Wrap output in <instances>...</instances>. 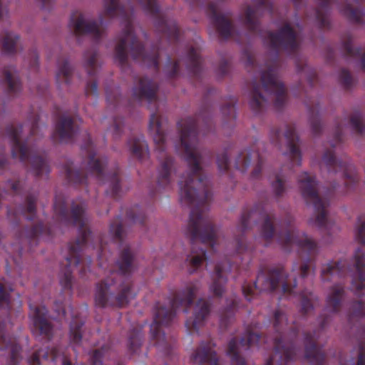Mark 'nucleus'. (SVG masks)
Returning <instances> with one entry per match:
<instances>
[{"label":"nucleus","instance_id":"obj_1","mask_svg":"<svg viewBox=\"0 0 365 365\" xmlns=\"http://www.w3.org/2000/svg\"><path fill=\"white\" fill-rule=\"evenodd\" d=\"M212 117H188L178 123L180 148L188 165V171L181 177L178 185L181 203L191 208L185 235L190 239L192 250L185 261L190 274L197 271L208 259L205 249H197L195 243L200 242L213 252L217 245V229L207 214L212 194L210 180L203 174L200 165L202 152L198 146L200 133L206 135L212 130Z\"/></svg>","mask_w":365,"mask_h":365},{"label":"nucleus","instance_id":"obj_2","mask_svg":"<svg viewBox=\"0 0 365 365\" xmlns=\"http://www.w3.org/2000/svg\"><path fill=\"white\" fill-rule=\"evenodd\" d=\"M274 335L272 337H262L257 332L247 329L240 339L232 338L228 343L227 354L231 359L232 365H247L243 354L254 346H259L261 340L266 343L271 341L274 354L264 365H292L297 359L301 348L296 342L299 329L293 322L289 324L287 314L280 309L273 315ZM212 341H202L190 357L196 365H220Z\"/></svg>","mask_w":365,"mask_h":365},{"label":"nucleus","instance_id":"obj_3","mask_svg":"<svg viewBox=\"0 0 365 365\" xmlns=\"http://www.w3.org/2000/svg\"><path fill=\"white\" fill-rule=\"evenodd\" d=\"M104 12L99 16V21H87L84 14L78 11H73L71 16L70 26L76 36H90L96 42H98L104 34L102 29L104 17L110 19L118 17L124 26L115 48V61L122 68L128 66V53L135 61L148 68L159 70V56L161 48L153 46L150 52L145 51L142 43L136 38L133 26L134 9L120 3V0H103Z\"/></svg>","mask_w":365,"mask_h":365},{"label":"nucleus","instance_id":"obj_4","mask_svg":"<svg viewBox=\"0 0 365 365\" xmlns=\"http://www.w3.org/2000/svg\"><path fill=\"white\" fill-rule=\"evenodd\" d=\"M277 237L284 251L290 252L296 247L299 257L304 262L299 267L295 264L290 275L285 274L282 267L260 270L252 284L245 282L242 287L243 295L249 302L252 301L258 292H272L279 287H281L284 294L295 295L297 293L296 275L298 274L299 279L303 280L307 277L311 268L314 272H315V259L318 254V247L315 241L304 232L292 227L290 222L284 231L277 235Z\"/></svg>","mask_w":365,"mask_h":365},{"label":"nucleus","instance_id":"obj_5","mask_svg":"<svg viewBox=\"0 0 365 365\" xmlns=\"http://www.w3.org/2000/svg\"><path fill=\"white\" fill-rule=\"evenodd\" d=\"M54 216L59 224L78 227V236L68 245V255L61 264L59 280L62 289L71 293L73 286L72 272L82 262L83 251L97 250L99 266L103 267L102 259L105 251L101 236L94 237L88 227V220L85 216L86 205L83 202L72 203L68 210L66 197L62 195L55 196L53 203Z\"/></svg>","mask_w":365,"mask_h":365},{"label":"nucleus","instance_id":"obj_6","mask_svg":"<svg viewBox=\"0 0 365 365\" xmlns=\"http://www.w3.org/2000/svg\"><path fill=\"white\" fill-rule=\"evenodd\" d=\"M269 48L274 52L273 62L267 69L261 73V84L253 82L250 91V107L256 114L262 113L268 104L267 97L262 91L272 96L274 106L277 110L284 108L287 101V89L279 80V55L284 51L288 55H295L299 49V42L296 31L288 23H286L277 32L268 31L266 37Z\"/></svg>","mask_w":365,"mask_h":365},{"label":"nucleus","instance_id":"obj_7","mask_svg":"<svg viewBox=\"0 0 365 365\" xmlns=\"http://www.w3.org/2000/svg\"><path fill=\"white\" fill-rule=\"evenodd\" d=\"M158 85L147 77H141L133 88V100L139 103L145 101L150 107L153 105L156 110L151 113L149 122V130L155 144V150L158 153L160 165L158 170L157 187L158 191L168 190L173 182L172 175L177 168L172 156L166 152V134L163 128L161 116L158 114L157 96Z\"/></svg>","mask_w":365,"mask_h":365},{"label":"nucleus","instance_id":"obj_8","mask_svg":"<svg viewBox=\"0 0 365 365\" xmlns=\"http://www.w3.org/2000/svg\"><path fill=\"white\" fill-rule=\"evenodd\" d=\"M117 270L110 269L109 275L96 284L95 304L100 308H123L137 294L130 275L134 270V254L125 246L115 262Z\"/></svg>","mask_w":365,"mask_h":365},{"label":"nucleus","instance_id":"obj_9","mask_svg":"<svg viewBox=\"0 0 365 365\" xmlns=\"http://www.w3.org/2000/svg\"><path fill=\"white\" fill-rule=\"evenodd\" d=\"M351 274V289L357 297H361L365 290V252L358 248L353 257V264L346 260L330 262L322 265L321 278L323 282H333L326 301V309L331 313L340 311L345 295L344 279Z\"/></svg>","mask_w":365,"mask_h":365},{"label":"nucleus","instance_id":"obj_10","mask_svg":"<svg viewBox=\"0 0 365 365\" xmlns=\"http://www.w3.org/2000/svg\"><path fill=\"white\" fill-rule=\"evenodd\" d=\"M81 149L86 152V159L80 169L74 168L73 163L70 161L63 166L68 181L75 185H86L88 177L94 176L97 180L108 185L106 190V195L114 199L119 198L121 193L119 168L115 167L111 173H104L108 160L106 157L97 155L89 135L81 145Z\"/></svg>","mask_w":365,"mask_h":365},{"label":"nucleus","instance_id":"obj_11","mask_svg":"<svg viewBox=\"0 0 365 365\" xmlns=\"http://www.w3.org/2000/svg\"><path fill=\"white\" fill-rule=\"evenodd\" d=\"M199 289V282H189L170 300L169 308L160 302L155 304L153 322L150 325L151 338L158 349L166 356L172 354L174 341L166 336L161 328L170 324L179 309H182L185 313L188 312Z\"/></svg>","mask_w":365,"mask_h":365},{"label":"nucleus","instance_id":"obj_12","mask_svg":"<svg viewBox=\"0 0 365 365\" xmlns=\"http://www.w3.org/2000/svg\"><path fill=\"white\" fill-rule=\"evenodd\" d=\"M39 115H32L29 119L30 136L25 142L21 141V134L24 125L17 126L10 124L6 127V132L11 144V155L14 158H19L21 162L25 163L30 158L31 168L36 177H43L50 173V168L47 161L42 157L31 154L29 151L28 143L30 138L38 135Z\"/></svg>","mask_w":365,"mask_h":365},{"label":"nucleus","instance_id":"obj_13","mask_svg":"<svg viewBox=\"0 0 365 365\" xmlns=\"http://www.w3.org/2000/svg\"><path fill=\"white\" fill-rule=\"evenodd\" d=\"M259 221L262 222L260 228L262 237L267 242L272 239L274 235V215L267 213L262 203L255 205L250 211L244 210L237 226V235L233 242L237 255L251 252L245 238V233L251 228L252 222L257 223Z\"/></svg>","mask_w":365,"mask_h":365},{"label":"nucleus","instance_id":"obj_14","mask_svg":"<svg viewBox=\"0 0 365 365\" xmlns=\"http://www.w3.org/2000/svg\"><path fill=\"white\" fill-rule=\"evenodd\" d=\"M297 182L302 195L307 205H312L314 210V217L311 222L320 229H329L327 208L329 206V196L330 191L324 197H321L317 192V182L315 177L307 172L298 176Z\"/></svg>","mask_w":365,"mask_h":365},{"label":"nucleus","instance_id":"obj_15","mask_svg":"<svg viewBox=\"0 0 365 365\" xmlns=\"http://www.w3.org/2000/svg\"><path fill=\"white\" fill-rule=\"evenodd\" d=\"M143 11L151 16L155 21V26L162 34L160 44L165 41L173 49L176 47L180 38V32L176 22L170 19L163 13L156 0H138Z\"/></svg>","mask_w":365,"mask_h":365},{"label":"nucleus","instance_id":"obj_16","mask_svg":"<svg viewBox=\"0 0 365 365\" xmlns=\"http://www.w3.org/2000/svg\"><path fill=\"white\" fill-rule=\"evenodd\" d=\"M181 62L185 64L188 73L196 80H200L203 76L202 59L200 56V49L198 46H190L187 48L185 56L176 61H173L170 56H168V61L165 71L169 79H173L180 76V65Z\"/></svg>","mask_w":365,"mask_h":365},{"label":"nucleus","instance_id":"obj_17","mask_svg":"<svg viewBox=\"0 0 365 365\" xmlns=\"http://www.w3.org/2000/svg\"><path fill=\"white\" fill-rule=\"evenodd\" d=\"M322 161L330 175H336L343 182L346 189L351 190L359 182V178L355 167L346 157L344 159L336 158L332 150H327L322 157Z\"/></svg>","mask_w":365,"mask_h":365},{"label":"nucleus","instance_id":"obj_18","mask_svg":"<svg viewBox=\"0 0 365 365\" xmlns=\"http://www.w3.org/2000/svg\"><path fill=\"white\" fill-rule=\"evenodd\" d=\"M319 327L312 333L304 332V358L307 359L311 365H324L326 354L322 350V346L318 345L317 342L322 332L329 322V316H320Z\"/></svg>","mask_w":365,"mask_h":365},{"label":"nucleus","instance_id":"obj_19","mask_svg":"<svg viewBox=\"0 0 365 365\" xmlns=\"http://www.w3.org/2000/svg\"><path fill=\"white\" fill-rule=\"evenodd\" d=\"M283 137L286 140L292 168L294 165L300 166L302 163V153L299 148V138L296 133L295 127L291 125H286L284 132L279 128L271 130L270 140L272 143L274 144L276 146L279 148L281 147L280 140Z\"/></svg>","mask_w":365,"mask_h":365},{"label":"nucleus","instance_id":"obj_20","mask_svg":"<svg viewBox=\"0 0 365 365\" xmlns=\"http://www.w3.org/2000/svg\"><path fill=\"white\" fill-rule=\"evenodd\" d=\"M252 1L257 4V7L252 8L248 6L246 8L243 16V22L250 33L263 37L264 35L260 29L259 21V13L261 10H264L271 15L274 9L273 0H252Z\"/></svg>","mask_w":365,"mask_h":365},{"label":"nucleus","instance_id":"obj_21","mask_svg":"<svg viewBox=\"0 0 365 365\" xmlns=\"http://www.w3.org/2000/svg\"><path fill=\"white\" fill-rule=\"evenodd\" d=\"M30 317L33 323V332L38 336H42L51 339L53 334V327L48 320V310L44 306L29 305Z\"/></svg>","mask_w":365,"mask_h":365},{"label":"nucleus","instance_id":"obj_22","mask_svg":"<svg viewBox=\"0 0 365 365\" xmlns=\"http://www.w3.org/2000/svg\"><path fill=\"white\" fill-rule=\"evenodd\" d=\"M252 163H255V167L252 172L251 177L253 179H257L261 175L264 162L259 152L254 149L242 150L235 160V167L237 170L244 173L247 170Z\"/></svg>","mask_w":365,"mask_h":365},{"label":"nucleus","instance_id":"obj_23","mask_svg":"<svg viewBox=\"0 0 365 365\" xmlns=\"http://www.w3.org/2000/svg\"><path fill=\"white\" fill-rule=\"evenodd\" d=\"M218 6L215 2L207 3V14L213 25L216 27L220 38L228 39L231 37L233 26L229 19V14L225 15L217 11Z\"/></svg>","mask_w":365,"mask_h":365},{"label":"nucleus","instance_id":"obj_24","mask_svg":"<svg viewBox=\"0 0 365 365\" xmlns=\"http://www.w3.org/2000/svg\"><path fill=\"white\" fill-rule=\"evenodd\" d=\"M336 124L334 139L330 143L331 148H334L341 143L342 130L344 125H349L358 134L365 133V123H364L363 115L359 110L354 111L349 118H345L341 122H336Z\"/></svg>","mask_w":365,"mask_h":365},{"label":"nucleus","instance_id":"obj_25","mask_svg":"<svg viewBox=\"0 0 365 365\" xmlns=\"http://www.w3.org/2000/svg\"><path fill=\"white\" fill-rule=\"evenodd\" d=\"M78 130V127L74 120L71 117L63 115L56 123L52 138L58 143H71Z\"/></svg>","mask_w":365,"mask_h":365},{"label":"nucleus","instance_id":"obj_26","mask_svg":"<svg viewBox=\"0 0 365 365\" xmlns=\"http://www.w3.org/2000/svg\"><path fill=\"white\" fill-rule=\"evenodd\" d=\"M37 194L30 193L26 197L24 203L19 205L15 210L8 208L7 215L9 219L15 225L19 224V217L23 216L28 220H33L36 215Z\"/></svg>","mask_w":365,"mask_h":365},{"label":"nucleus","instance_id":"obj_27","mask_svg":"<svg viewBox=\"0 0 365 365\" xmlns=\"http://www.w3.org/2000/svg\"><path fill=\"white\" fill-rule=\"evenodd\" d=\"M7 327L8 324L5 320H0V350L9 351L10 364L17 365L21 348L17 343L16 339L10 336Z\"/></svg>","mask_w":365,"mask_h":365},{"label":"nucleus","instance_id":"obj_28","mask_svg":"<svg viewBox=\"0 0 365 365\" xmlns=\"http://www.w3.org/2000/svg\"><path fill=\"white\" fill-rule=\"evenodd\" d=\"M98 53L96 50H88L83 55L84 66L87 71L88 75L91 78L87 82L85 88V94L86 96H94L98 97V84L94 77L97 73V58Z\"/></svg>","mask_w":365,"mask_h":365},{"label":"nucleus","instance_id":"obj_29","mask_svg":"<svg viewBox=\"0 0 365 365\" xmlns=\"http://www.w3.org/2000/svg\"><path fill=\"white\" fill-rule=\"evenodd\" d=\"M235 267L231 264L230 260L217 263L215 265V271L212 274V282L210 287V291L217 297H220L225 292V286L227 281V272H231Z\"/></svg>","mask_w":365,"mask_h":365},{"label":"nucleus","instance_id":"obj_30","mask_svg":"<svg viewBox=\"0 0 365 365\" xmlns=\"http://www.w3.org/2000/svg\"><path fill=\"white\" fill-rule=\"evenodd\" d=\"M364 0H341L339 4L340 12L351 22L365 25V10L361 8Z\"/></svg>","mask_w":365,"mask_h":365},{"label":"nucleus","instance_id":"obj_31","mask_svg":"<svg viewBox=\"0 0 365 365\" xmlns=\"http://www.w3.org/2000/svg\"><path fill=\"white\" fill-rule=\"evenodd\" d=\"M210 305L204 299H199L194 307L192 317L185 322V327L190 332L197 331L204 324L206 317L210 314Z\"/></svg>","mask_w":365,"mask_h":365},{"label":"nucleus","instance_id":"obj_32","mask_svg":"<svg viewBox=\"0 0 365 365\" xmlns=\"http://www.w3.org/2000/svg\"><path fill=\"white\" fill-rule=\"evenodd\" d=\"M60 358L62 365H72L64 356H61L57 348L49 350L47 348L39 349L36 350L33 354L29 358V365H43L44 361L51 359L52 362H55Z\"/></svg>","mask_w":365,"mask_h":365},{"label":"nucleus","instance_id":"obj_33","mask_svg":"<svg viewBox=\"0 0 365 365\" xmlns=\"http://www.w3.org/2000/svg\"><path fill=\"white\" fill-rule=\"evenodd\" d=\"M341 50L346 58L359 59L360 61L361 68L365 72V48H354L352 45L351 36H348L342 41Z\"/></svg>","mask_w":365,"mask_h":365},{"label":"nucleus","instance_id":"obj_34","mask_svg":"<svg viewBox=\"0 0 365 365\" xmlns=\"http://www.w3.org/2000/svg\"><path fill=\"white\" fill-rule=\"evenodd\" d=\"M54 232V227H47L42 222H39L31 228H26L19 234V237L24 236L31 246L36 245L38 238L42 235H51Z\"/></svg>","mask_w":365,"mask_h":365},{"label":"nucleus","instance_id":"obj_35","mask_svg":"<svg viewBox=\"0 0 365 365\" xmlns=\"http://www.w3.org/2000/svg\"><path fill=\"white\" fill-rule=\"evenodd\" d=\"M2 73L8 87L9 93L13 96L18 94L21 89V85L16 68L13 66H5L2 70Z\"/></svg>","mask_w":365,"mask_h":365},{"label":"nucleus","instance_id":"obj_36","mask_svg":"<svg viewBox=\"0 0 365 365\" xmlns=\"http://www.w3.org/2000/svg\"><path fill=\"white\" fill-rule=\"evenodd\" d=\"M132 155L143 161L149 155L148 146L143 135L132 136L128 141Z\"/></svg>","mask_w":365,"mask_h":365},{"label":"nucleus","instance_id":"obj_37","mask_svg":"<svg viewBox=\"0 0 365 365\" xmlns=\"http://www.w3.org/2000/svg\"><path fill=\"white\" fill-rule=\"evenodd\" d=\"M336 0H317L318 6L315 10L316 19L320 29H329V11L332 3Z\"/></svg>","mask_w":365,"mask_h":365},{"label":"nucleus","instance_id":"obj_38","mask_svg":"<svg viewBox=\"0 0 365 365\" xmlns=\"http://www.w3.org/2000/svg\"><path fill=\"white\" fill-rule=\"evenodd\" d=\"M348 319L352 326L356 327L359 323V326L361 327L364 330L363 322L365 321V302L361 300L353 302L349 310Z\"/></svg>","mask_w":365,"mask_h":365},{"label":"nucleus","instance_id":"obj_39","mask_svg":"<svg viewBox=\"0 0 365 365\" xmlns=\"http://www.w3.org/2000/svg\"><path fill=\"white\" fill-rule=\"evenodd\" d=\"M239 307L238 299L235 297L230 302H227L226 307L222 310L220 314V326L222 329H227L235 317V314Z\"/></svg>","mask_w":365,"mask_h":365},{"label":"nucleus","instance_id":"obj_40","mask_svg":"<svg viewBox=\"0 0 365 365\" xmlns=\"http://www.w3.org/2000/svg\"><path fill=\"white\" fill-rule=\"evenodd\" d=\"M297 296L300 303V313L302 315H306L314 309V302L317 300V297L312 291L302 289Z\"/></svg>","mask_w":365,"mask_h":365},{"label":"nucleus","instance_id":"obj_41","mask_svg":"<svg viewBox=\"0 0 365 365\" xmlns=\"http://www.w3.org/2000/svg\"><path fill=\"white\" fill-rule=\"evenodd\" d=\"M58 71L56 73V82L60 86L64 83L66 85L71 83L73 74V68L67 59L58 58L57 61Z\"/></svg>","mask_w":365,"mask_h":365},{"label":"nucleus","instance_id":"obj_42","mask_svg":"<svg viewBox=\"0 0 365 365\" xmlns=\"http://www.w3.org/2000/svg\"><path fill=\"white\" fill-rule=\"evenodd\" d=\"M19 41V35L9 31H4L1 39L0 38L3 53L6 55L16 53L18 48Z\"/></svg>","mask_w":365,"mask_h":365},{"label":"nucleus","instance_id":"obj_43","mask_svg":"<svg viewBox=\"0 0 365 365\" xmlns=\"http://www.w3.org/2000/svg\"><path fill=\"white\" fill-rule=\"evenodd\" d=\"M306 106L309 113V123L312 133L314 135H318L322 130V125L319 118V105L316 103L312 104V102L305 101Z\"/></svg>","mask_w":365,"mask_h":365},{"label":"nucleus","instance_id":"obj_44","mask_svg":"<svg viewBox=\"0 0 365 365\" xmlns=\"http://www.w3.org/2000/svg\"><path fill=\"white\" fill-rule=\"evenodd\" d=\"M143 335L141 327H134L130 330L128 337V348L131 354L136 353L143 344Z\"/></svg>","mask_w":365,"mask_h":365},{"label":"nucleus","instance_id":"obj_45","mask_svg":"<svg viewBox=\"0 0 365 365\" xmlns=\"http://www.w3.org/2000/svg\"><path fill=\"white\" fill-rule=\"evenodd\" d=\"M84 321L77 316H73L70 323V340L74 344H79L82 340V327Z\"/></svg>","mask_w":365,"mask_h":365},{"label":"nucleus","instance_id":"obj_46","mask_svg":"<svg viewBox=\"0 0 365 365\" xmlns=\"http://www.w3.org/2000/svg\"><path fill=\"white\" fill-rule=\"evenodd\" d=\"M236 101L235 98H231L229 102L223 105L221 108V112L225 118L223 126H233L234 121L236 118V113L235 104Z\"/></svg>","mask_w":365,"mask_h":365},{"label":"nucleus","instance_id":"obj_47","mask_svg":"<svg viewBox=\"0 0 365 365\" xmlns=\"http://www.w3.org/2000/svg\"><path fill=\"white\" fill-rule=\"evenodd\" d=\"M127 219L133 224L143 225L145 222V215L140 207L135 205L130 207L126 212Z\"/></svg>","mask_w":365,"mask_h":365},{"label":"nucleus","instance_id":"obj_48","mask_svg":"<svg viewBox=\"0 0 365 365\" xmlns=\"http://www.w3.org/2000/svg\"><path fill=\"white\" fill-rule=\"evenodd\" d=\"M284 169L285 168L283 166L282 171L276 175L275 180L272 183L273 192L275 196L278 197H281L286 190L285 182L287 181V178L283 174Z\"/></svg>","mask_w":365,"mask_h":365},{"label":"nucleus","instance_id":"obj_49","mask_svg":"<svg viewBox=\"0 0 365 365\" xmlns=\"http://www.w3.org/2000/svg\"><path fill=\"white\" fill-rule=\"evenodd\" d=\"M110 234L113 236L114 240L121 243L123 240L124 230L122 225L121 220L118 216L110 225Z\"/></svg>","mask_w":365,"mask_h":365},{"label":"nucleus","instance_id":"obj_50","mask_svg":"<svg viewBox=\"0 0 365 365\" xmlns=\"http://www.w3.org/2000/svg\"><path fill=\"white\" fill-rule=\"evenodd\" d=\"M13 291L11 285L7 282L0 283V306L9 307L10 294Z\"/></svg>","mask_w":365,"mask_h":365},{"label":"nucleus","instance_id":"obj_51","mask_svg":"<svg viewBox=\"0 0 365 365\" xmlns=\"http://www.w3.org/2000/svg\"><path fill=\"white\" fill-rule=\"evenodd\" d=\"M297 68L299 73H305L306 78L311 87L314 86L315 83L317 81V75L316 71L309 68L307 64L301 65L299 63H297Z\"/></svg>","mask_w":365,"mask_h":365},{"label":"nucleus","instance_id":"obj_52","mask_svg":"<svg viewBox=\"0 0 365 365\" xmlns=\"http://www.w3.org/2000/svg\"><path fill=\"white\" fill-rule=\"evenodd\" d=\"M108 351L107 346H103L101 349H95L92 351L90 361L92 365H102V359Z\"/></svg>","mask_w":365,"mask_h":365},{"label":"nucleus","instance_id":"obj_53","mask_svg":"<svg viewBox=\"0 0 365 365\" xmlns=\"http://www.w3.org/2000/svg\"><path fill=\"white\" fill-rule=\"evenodd\" d=\"M106 100L109 104L113 105L117 107L121 104L122 96L119 94V89L116 88L113 91L106 89Z\"/></svg>","mask_w":365,"mask_h":365},{"label":"nucleus","instance_id":"obj_54","mask_svg":"<svg viewBox=\"0 0 365 365\" xmlns=\"http://www.w3.org/2000/svg\"><path fill=\"white\" fill-rule=\"evenodd\" d=\"M217 164L218 169L221 173H226L228 171L230 160L228 157V151L227 150L217 155Z\"/></svg>","mask_w":365,"mask_h":365},{"label":"nucleus","instance_id":"obj_55","mask_svg":"<svg viewBox=\"0 0 365 365\" xmlns=\"http://www.w3.org/2000/svg\"><path fill=\"white\" fill-rule=\"evenodd\" d=\"M339 81L345 89H349L353 86V78L349 71L345 68L341 69L340 71Z\"/></svg>","mask_w":365,"mask_h":365},{"label":"nucleus","instance_id":"obj_56","mask_svg":"<svg viewBox=\"0 0 365 365\" xmlns=\"http://www.w3.org/2000/svg\"><path fill=\"white\" fill-rule=\"evenodd\" d=\"M123 127V120L117 117L113 120V135L114 138H118L121 135Z\"/></svg>","mask_w":365,"mask_h":365},{"label":"nucleus","instance_id":"obj_57","mask_svg":"<svg viewBox=\"0 0 365 365\" xmlns=\"http://www.w3.org/2000/svg\"><path fill=\"white\" fill-rule=\"evenodd\" d=\"M356 365H365V343L361 341L359 344L358 359Z\"/></svg>","mask_w":365,"mask_h":365},{"label":"nucleus","instance_id":"obj_58","mask_svg":"<svg viewBox=\"0 0 365 365\" xmlns=\"http://www.w3.org/2000/svg\"><path fill=\"white\" fill-rule=\"evenodd\" d=\"M356 239L362 245H365V221L357 228Z\"/></svg>","mask_w":365,"mask_h":365},{"label":"nucleus","instance_id":"obj_59","mask_svg":"<svg viewBox=\"0 0 365 365\" xmlns=\"http://www.w3.org/2000/svg\"><path fill=\"white\" fill-rule=\"evenodd\" d=\"M229 68H230L229 62L225 59H222L220 61V63L218 69H217L218 73L221 76H225L228 73Z\"/></svg>","mask_w":365,"mask_h":365},{"label":"nucleus","instance_id":"obj_60","mask_svg":"<svg viewBox=\"0 0 365 365\" xmlns=\"http://www.w3.org/2000/svg\"><path fill=\"white\" fill-rule=\"evenodd\" d=\"M38 3L41 4V8L43 9L49 10L54 2V0H36Z\"/></svg>","mask_w":365,"mask_h":365},{"label":"nucleus","instance_id":"obj_61","mask_svg":"<svg viewBox=\"0 0 365 365\" xmlns=\"http://www.w3.org/2000/svg\"><path fill=\"white\" fill-rule=\"evenodd\" d=\"M91 262H92L91 257H88L87 258V260H86V264L83 265V267L82 268H81V269L79 271L80 275L82 277L85 275V274L87 272V270L89 269V267H90V265H91Z\"/></svg>","mask_w":365,"mask_h":365},{"label":"nucleus","instance_id":"obj_62","mask_svg":"<svg viewBox=\"0 0 365 365\" xmlns=\"http://www.w3.org/2000/svg\"><path fill=\"white\" fill-rule=\"evenodd\" d=\"M8 14V9L6 6H3L2 0H0V19H3L4 16Z\"/></svg>","mask_w":365,"mask_h":365},{"label":"nucleus","instance_id":"obj_63","mask_svg":"<svg viewBox=\"0 0 365 365\" xmlns=\"http://www.w3.org/2000/svg\"><path fill=\"white\" fill-rule=\"evenodd\" d=\"M11 189L14 192L18 193L21 189V182L20 181H16L11 184Z\"/></svg>","mask_w":365,"mask_h":365},{"label":"nucleus","instance_id":"obj_64","mask_svg":"<svg viewBox=\"0 0 365 365\" xmlns=\"http://www.w3.org/2000/svg\"><path fill=\"white\" fill-rule=\"evenodd\" d=\"M7 158L4 155H0V168H4L7 165Z\"/></svg>","mask_w":365,"mask_h":365}]
</instances>
